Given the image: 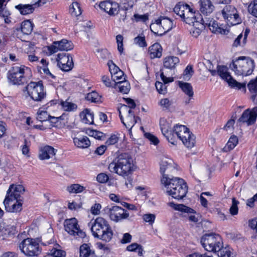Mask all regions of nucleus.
<instances>
[{"label":"nucleus","mask_w":257,"mask_h":257,"mask_svg":"<svg viewBox=\"0 0 257 257\" xmlns=\"http://www.w3.org/2000/svg\"><path fill=\"white\" fill-rule=\"evenodd\" d=\"M163 189L166 193L175 199L180 200L186 196L188 192V186L185 181L179 177L167 178L161 180Z\"/></svg>","instance_id":"obj_1"},{"label":"nucleus","mask_w":257,"mask_h":257,"mask_svg":"<svg viewBox=\"0 0 257 257\" xmlns=\"http://www.w3.org/2000/svg\"><path fill=\"white\" fill-rule=\"evenodd\" d=\"M108 169L119 176L128 177L134 170L133 159L128 154L122 153L109 164Z\"/></svg>","instance_id":"obj_2"},{"label":"nucleus","mask_w":257,"mask_h":257,"mask_svg":"<svg viewBox=\"0 0 257 257\" xmlns=\"http://www.w3.org/2000/svg\"><path fill=\"white\" fill-rule=\"evenodd\" d=\"M25 191L24 187L21 185H11L7 191V196L4 201L6 210L10 212H17L21 211V194Z\"/></svg>","instance_id":"obj_3"},{"label":"nucleus","mask_w":257,"mask_h":257,"mask_svg":"<svg viewBox=\"0 0 257 257\" xmlns=\"http://www.w3.org/2000/svg\"><path fill=\"white\" fill-rule=\"evenodd\" d=\"M175 135L187 148H192L194 146L196 143L195 136L185 125L176 124L172 131L170 132V135L166 136L168 142L174 145L177 143Z\"/></svg>","instance_id":"obj_4"},{"label":"nucleus","mask_w":257,"mask_h":257,"mask_svg":"<svg viewBox=\"0 0 257 257\" xmlns=\"http://www.w3.org/2000/svg\"><path fill=\"white\" fill-rule=\"evenodd\" d=\"M230 67L236 75L247 76L253 72L254 63L251 59L241 56L233 60Z\"/></svg>","instance_id":"obj_5"},{"label":"nucleus","mask_w":257,"mask_h":257,"mask_svg":"<svg viewBox=\"0 0 257 257\" xmlns=\"http://www.w3.org/2000/svg\"><path fill=\"white\" fill-rule=\"evenodd\" d=\"M31 75V69L24 65L14 66L9 71L8 79L14 85H21L27 82Z\"/></svg>","instance_id":"obj_6"},{"label":"nucleus","mask_w":257,"mask_h":257,"mask_svg":"<svg viewBox=\"0 0 257 257\" xmlns=\"http://www.w3.org/2000/svg\"><path fill=\"white\" fill-rule=\"evenodd\" d=\"M174 12L186 24L191 25L196 20L198 14L186 4L179 3L174 8Z\"/></svg>","instance_id":"obj_7"},{"label":"nucleus","mask_w":257,"mask_h":257,"mask_svg":"<svg viewBox=\"0 0 257 257\" xmlns=\"http://www.w3.org/2000/svg\"><path fill=\"white\" fill-rule=\"evenodd\" d=\"M201 243L205 250L215 252L222 247L221 237L216 234H205L201 239Z\"/></svg>","instance_id":"obj_8"},{"label":"nucleus","mask_w":257,"mask_h":257,"mask_svg":"<svg viewBox=\"0 0 257 257\" xmlns=\"http://www.w3.org/2000/svg\"><path fill=\"white\" fill-rule=\"evenodd\" d=\"M21 252L27 256H37L40 253L39 243L35 239L27 238L19 244Z\"/></svg>","instance_id":"obj_9"},{"label":"nucleus","mask_w":257,"mask_h":257,"mask_svg":"<svg viewBox=\"0 0 257 257\" xmlns=\"http://www.w3.org/2000/svg\"><path fill=\"white\" fill-rule=\"evenodd\" d=\"M26 88L29 95L35 101H41L45 96L44 86L41 81L31 82Z\"/></svg>","instance_id":"obj_10"},{"label":"nucleus","mask_w":257,"mask_h":257,"mask_svg":"<svg viewBox=\"0 0 257 257\" xmlns=\"http://www.w3.org/2000/svg\"><path fill=\"white\" fill-rule=\"evenodd\" d=\"M64 226L65 231L76 238H84L86 235L85 233L80 229L77 220L75 218L66 219Z\"/></svg>","instance_id":"obj_11"},{"label":"nucleus","mask_w":257,"mask_h":257,"mask_svg":"<svg viewBox=\"0 0 257 257\" xmlns=\"http://www.w3.org/2000/svg\"><path fill=\"white\" fill-rule=\"evenodd\" d=\"M160 173L162 175V178L166 177L167 178H171L172 175L175 174L177 170L176 165L173 161L169 158L164 157L161 159L160 164Z\"/></svg>","instance_id":"obj_12"},{"label":"nucleus","mask_w":257,"mask_h":257,"mask_svg":"<svg viewBox=\"0 0 257 257\" xmlns=\"http://www.w3.org/2000/svg\"><path fill=\"white\" fill-rule=\"evenodd\" d=\"M118 111L120 119L126 127H132L136 123L134 112L126 105H122L118 109Z\"/></svg>","instance_id":"obj_13"},{"label":"nucleus","mask_w":257,"mask_h":257,"mask_svg":"<svg viewBox=\"0 0 257 257\" xmlns=\"http://www.w3.org/2000/svg\"><path fill=\"white\" fill-rule=\"evenodd\" d=\"M221 13L223 18L227 20L228 25H236L241 22L237 10L232 6H226L222 10Z\"/></svg>","instance_id":"obj_14"},{"label":"nucleus","mask_w":257,"mask_h":257,"mask_svg":"<svg viewBox=\"0 0 257 257\" xmlns=\"http://www.w3.org/2000/svg\"><path fill=\"white\" fill-rule=\"evenodd\" d=\"M104 211L109 215L111 220L116 222L129 216V213L126 210L118 206L107 207L104 209Z\"/></svg>","instance_id":"obj_15"},{"label":"nucleus","mask_w":257,"mask_h":257,"mask_svg":"<svg viewBox=\"0 0 257 257\" xmlns=\"http://www.w3.org/2000/svg\"><path fill=\"white\" fill-rule=\"evenodd\" d=\"M217 73L221 79L227 82L228 85L231 87H237L240 89L245 86V84L238 83L232 78L228 72V69L226 66H218L217 67Z\"/></svg>","instance_id":"obj_16"},{"label":"nucleus","mask_w":257,"mask_h":257,"mask_svg":"<svg viewBox=\"0 0 257 257\" xmlns=\"http://www.w3.org/2000/svg\"><path fill=\"white\" fill-rule=\"evenodd\" d=\"M58 65L64 71L71 70L73 66L72 57L69 54L60 53L57 55Z\"/></svg>","instance_id":"obj_17"},{"label":"nucleus","mask_w":257,"mask_h":257,"mask_svg":"<svg viewBox=\"0 0 257 257\" xmlns=\"http://www.w3.org/2000/svg\"><path fill=\"white\" fill-rule=\"evenodd\" d=\"M91 224V231L94 237L97 234H100L101 231L109 225L108 221L102 217H97L93 221L89 223Z\"/></svg>","instance_id":"obj_18"},{"label":"nucleus","mask_w":257,"mask_h":257,"mask_svg":"<svg viewBox=\"0 0 257 257\" xmlns=\"http://www.w3.org/2000/svg\"><path fill=\"white\" fill-rule=\"evenodd\" d=\"M257 117V107H254L251 109H247L243 111L238 121L247 125L253 124Z\"/></svg>","instance_id":"obj_19"},{"label":"nucleus","mask_w":257,"mask_h":257,"mask_svg":"<svg viewBox=\"0 0 257 257\" xmlns=\"http://www.w3.org/2000/svg\"><path fill=\"white\" fill-rule=\"evenodd\" d=\"M73 45L71 41L66 39H62L59 41H55L52 45L49 47V50L51 53H54L58 51H68L73 49Z\"/></svg>","instance_id":"obj_20"},{"label":"nucleus","mask_w":257,"mask_h":257,"mask_svg":"<svg viewBox=\"0 0 257 257\" xmlns=\"http://www.w3.org/2000/svg\"><path fill=\"white\" fill-rule=\"evenodd\" d=\"M99 7L101 9L111 16L117 14L119 9L118 3L110 1L101 2L99 4Z\"/></svg>","instance_id":"obj_21"},{"label":"nucleus","mask_w":257,"mask_h":257,"mask_svg":"<svg viewBox=\"0 0 257 257\" xmlns=\"http://www.w3.org/2000/svg\"><path fill=\"white\" fill-rule=\"evenodd\" d=\"M33 28V24L27 20L22 22L20 27L16 29L15 33L18 38L22 39V35H28L31 33Z\"/></svg>","instance_id":"obj_22"},{"label":"nucleus","mask_w":257,"mask_h":257,"mask_svg":"<svg viewBox=\"0 0 257 257\" xmlns=\"http://www.w3.org/2000/svg\"><path fill=\"white\" fill-rule=\"evenodd\" d=\"M56 154V150L52 147L46 146L40 149L39 158L41 160L49 159L54 157Z\"/></svg>","instance_id":"obj_23"},{"label":"nucleus","mask_w":257,"mask_h":257,"mask_svg":"<svg viewBox=\"0 0 257 257\" xmlns=\"http://www.w3.org/2000/svg\"><path fill=\"white\" fill-rule=\"evenodd\" d=\"M160 76L164 84L160 82H157L155 84L156 87L159 93L165 94L167 91L165 84L173 81L174 79L172 77H167L165 76L164 74V72H161Z\"/></svg>","instance_id":"obj_24"},{"label":"nucleus","mask_w":257,"mask_h":257,"mask_svg":"<svg viewBox=\"0 0 257 257\" xmlns=\"http://www.w3.org/2000/svg\"><path fill=\"white\" fill-rule=\"evenodd\" d=\"M112 236L113 231L109 225L101 231L100 234H97L94 237L105 242H109L111 240Z\"/></svg>","instance_id":"obj_25"},{"label":"nucleus","mask_w":257,"mask_h":257,"mask_svg":"<svg viewBox=\"0 0 257 257\" xmlns=\"http://www.w3.org/2000/svg\"><path fill=\"white\" fill-rule=\"evenodd\" d=\"M200 11L204 15L207 16L211 14L214 9L210 0H200Z\"/></svg>","instance_id":"obj_26"},{"label":"nucleus","mask_w":257,"mask_h":257,"mask_svg":"<svg viewBox=\"0 0 257 257\" xmlns=\"http://www.w3.org/2000/svg\"><path fill=\"white\" fill-rule=\"evenodd\" d=\"M95 254L94 251L91 248L88 243H83L79 247V257H92Z\"/></svg>","instance_id":"obj_27"},{"label":"nucleus","mask_w":257,"mask_h":257,"mask_svg":"<svg viewBox=\"0 0 257 257\" xmlns=\"http://www.w3.org/2000/svg\"><path fill=\"white\" fill-rule=\"evenodd\" d=\"M149 52L151 59L160 58L162 55V48L159 43H155L149 48Z\"/></svg>","instance_id":"obj_28"},{"label":"nucleus","mask_w":257,"mask_h":257,"mask_svg":"<svg viewBox=\"0 0 257 257\" xmlns=\"http://www.w3.org/2000/svg\"><path fill=\"white\" fill-rule=\"evenodd\" d=\"M14 231L13 226L7 224L5 222L0 223V237H2L3 239L13 234Z\"/></svg>","instance_id":"obj_29"},{"label":"nucleus","mask_w":257,"mask_h":257,"mask_svg":"<svg viewBox=\"0 0 257 257\" xmlns=\"http://www.w3.org/2000/svg\"><path fill=\"white\" fill-rule=\"evenodd\" d=\"M158 23L162 25V28L165 33L169 32L173 28V21L168 17L161 16L158 19Z\"/></svg>","instance_id":"obj_30"},{"label":"nucleus","mask_w":257,"mask_h":257,"mask_svg":"<svg viewBox=\"0 0 257 257\" xmlns=\"http://www.w3.org/2000/svg\"><path fill=\"white\" fill-rule=\"evenodd\" d=\"M208 28L214 33L226 34L227 31L218 25L217 22L215 21H210L209 23H205Z\"/></svg>","instance_id":"obj_31"},{"label":"nucleus","mask_w":257,"mask_h":257,"mask_svg":"<svg viewBox=\"0 0 257 257\" xmlns=\"http://www.w3.org/2000/svg\"><path fill=\"white\" fill-rule=\"evenodd\" d=\"M179 59L177 57L170 56L166 57L164 60V66L166 68L173 69L179 63Z\"/></svg>","instance_id":"obj_32"},{"label":"nucleus","mask_w":257,"mask_h":257,"mask_svg":"<svg viewBox=\"0 0 257 257\" xmlns=\"http://www.w3.org/2000/svg\"><path fill=\"white\" fill-rule=\"evenodd\" d=\"M168 205L175 210L181 211L182 212L188 213H195V211L192 208L184 205L182 204H177L173 202H169Z\"/></svg>","instance_id":"obj_33"},{"label":"nucleus","mask_w":257,"mask_h":257,"mask_svg":"<svg viewBox=\"0 0 257 257\" xmlns=\"http://www.w3.org/2000/svg\"><path fill=\"white\" fill-rule=\"evenodd\" d=\"M73 142L75 145L80 148H87L90 145V141L87 137L74 138Z\"/></svg>","instance_id":"obj_34"},{"label":"nucleus","mask_w":257,"mask_h":257,"mask_svg":"<svg viewBox=\"0 0 257 257\" xmlns=\"http://www.w3.org/2000/svg\"><path fill=\"white\" fill-rule=\"evenodd\" d=\"M80 116L83 122L92 124L93 122V114L89 110L86 109L81 112Z\"/></svg>","instance_id":"obj_35"},{"label":"nucleus","mask_w":257,"mask_h":257,"mask_svg":"<svg viewBox=\"0 0 257 257\" xmlns=\"http://www.w3.org/2000/svg\"><path fill=\"white\" fill-rule=\"evenodd\" d=\"M115 87L118 88L119 92L126 94L130 91V85L128 81L123 80L116 82Z\"/></svg>","instance_id":"obj_36"},{"label":"nucleus","mask_w":257,"mask_h":257,"mask_svg":"<svg viewBox=\"0 0 257 257\" xmlns=\"http://www.w3.org/2000/svg\"><path fill=\"white\" fill-rule=\"evenodd\" d=\"M22 15H26L31 14L33 12L34 8L32 5L20 4L15 7Z\"/></svg>","instance_id":"obj_37"},{"label":"nucleus","mask_w":257,"mask_h":257,"mask_svg":"<svg viewBox=\"0 0 257 257\" xmlns=\"http://www.w3.org/2000/svg\"><path fill=\"white\" fill-rule=\"evenodd\" d=\"M158 22V19H157L154 23H152L150 25V29L155 35L162 36L165 33L162 28V25H160Z\"/></svg>","instance_id":"obj_38"},{"label":"nucleus","mask_w":257,"mask_h":257,"mask_svg":"<svg viewBox=\"0 0 257 257\" xmlns=\"http://www.w3.org/2000/svg\"><path fill=\"white\" fill-rule=\"evenodd\" d=\"M179 87L188 97H193L194 92L191 85L187 82H179Z\"/></svg>","instance_id":"obj_39"},{"label":"nucleus","mask_w":257,"mask_h":257,"mask_svg":"<svg viewBox=\"0 0 257 257\" xmlns=\"http://www.w3.org/2000/svg\"><path fill=\"white\" fill-rule=\"evenodd\" d=\"M160 125L162 134L166 137V136L169 135L171 130L170 123L167 122L164 118H161L160 120Z\"/></svg>","instance_id":"obj_40"},{"label":"nucleus","mask_w":257,"mask_h":257,"mask_svg":"<svg viewBox=\"0 0 257 257\" xmlns=\"http://www.w3.org/2000/svg\"><path fill=\"white\" fill-rule=\"evenodd\" d=\"M85 187L78 184H73L68 186L66 190L70 193H79L83 192Z\"/></svg>","instance_id":"obj_41"},{"label":"nucleus","mask_w":257,"mask_h":257,"mask_svg":"<svg viewBox=\"0 0 257 257\" xmlns=\"http://www.w3.org/2000/svg\"><path fill=\"white\" fill-rule=\"evenodd\" d=\"M70 13L74 17H77L82 13L80 5L77 2H73L70 7Z\"/></svg>","instance_id":"obj_42"},{"label":"nucleus","mask_w":257,"mask_h":257,"mask_svg":"<svg viewBox=\"0 0 257 257\" xmlns=\"http://www.w3.org/2000/svg\"><path fill=\"white\" fill-rule=\"evenodd\" d=\"M126 250L129 251H137L138 255L142 256L143 253V248L142 245L137 243H133L126 247Z\"/></svg>","instance_id":"obj_43"},{"label":"nucleus","mask_w":257,"mask_h":257,"mask_svg":"<svg viewBox=\"0 0 257 257\" xmlns=\"http://www.w3.org/2000/svg\"><path fill=\"white\" fill-rule=\"evenodd\" d=\"M238 143V138L235 136H231L225 147L224 148L225 151H228L233 149Z\"/></svg>","instance_id":"obj_44"},{"label":"nucleus","mask_w":257,"mask_h":257,"mask_svg":"<svg viewBox=\"0 0 257 257\" xmlns=\"http://www.w3.org/2000/svg\"><path fill=\"white\" fill-rule=\"evenodd\" d=\"M85 99L92 102L96 103L101 102V96L95 91H93L90 93H87L85 96Z\"/></svg>","instance_id":"obj_45"},{"label":"nucleus","mask_w":257,"mask_h":257,"mask_svg":"<svg viewBox=\"0 0 257 257\" xmlns=\"http://www.w3.org/2000/svg\"><path fill=\"white\" fill-rule=\"evenodd\" d=\"M86 134L89 136L98 140L102 139L104 137L103 133L91 129H87L86 130Z\"/></svg>","instance_id":"obj_46"},{"label":"nucleus","mask_w":257,"mask_h":257,"mask_svg":"<svg viewBox=\"0 0 257 257\" xmlns=\"http://www.w3.org/2000/svg\"><path fill=\"white\" fill-rule=\"evenodd\" d=\"M218 257H230L231 251L229 248L223 247L220 248L216 250Z\"/></svg>","instance_id":"obj_47"},{"label":"nucleus","mask_w":257,"mask_h":257,"mask_svg":"<svg viewBox=\"0 0 257 257\" xmlns=\"http://www.w3.org/2000/svg\"><path fill=\"white\" fill-rule=\"evenodd\" d=\"M49 254L54 257H64L66 255L64 251L55 247L50 249Z\"/></svg>","instance_id":"obj_48"},{"label":"nucleus","mask_w":257,"mask_h":257,"mask_svg":"<svg viewBox=\"0 0 257 257\" xmlns=\"http://www.w3.org/2000/svg\"><path fill=\"white\" fill-rule=\"evenodd\" d=\"M37 114V118L40 121H46L51 118V116L48 114L46 111L39 110Z\"/></svg>","instance_id":"obj_49"},{"label":"nucleus","mask_w":257,"mask_h":257,"mask_svg":"<svg viewBox=\"0 0 257 257\" xmlns=\"http://www.w3.org/2000/svg\"><path fill=\"white\" fill-rule=\"evenodd\" d=\"M239 202L235 198H232V204L229 209L230 213L232 215H236L238 213V208L237 207Z\"/></svg>","instance_id":"obj_50"},{"label":"nucleus","mask_w":257,"mask_h":257,"mask_svg":"<svg viewBox=\"0 0 257 257\" xmlns=\"http://www.w3.org/2000/svg\"><path fill=\"white\" fill-rule=\"evenodd\" d=\"M61 104L65 111H71L76 107V105L75 104L67 101H61Z\"/></svg>","instance_id":"obj_51"},{"label":"nucleus","mask_w":257,"mask_h":257,"mask_svg":"<svg viewBox=\"0 0 257 257\" xmlns=\"http://www.w3.org/2000/svg\"><path fill=\"white\" fill-rule=\"evenodd\" d=\"M134 43L140 47H144L147 46L144 36H138L134 39Z\"/></svg>","instance_id":"obj_52"},{"label":"nucleus","mask_w":257,"mask_h":257,"mask_svg":"<svg viewBox=\"0 0 257 257\" xmlns=\"http://www.w3.org/2000/svg\"><path fill=\"white\" fill-rule=\"evenodd\" d=\"M248 11L252 16L257 17V0H254L250 4L248 8Z\"/></svg>","instance_id":"obj_53"},{"label":"nucleus","mask_w":257,"mask_h":257,"mask_svg":"<svg viewBox=\"0 0 257 257\" xmlns=\"http://www.w3.org/2000/svg\"><path fill=\"white\" fill-rule=\"evenodd\" d=\"M119 139V137L118 134H112L107 140L105 144L108 146L115 145L118 142Z\"/></svg>","instance_id":"obj_54"},{"label":"nucleus","mask_w":257,"mask_h":257,"mask_svg":"<svg viewBox=\"0 0 257 257\" xmlns=\"http://www.w3.org/2000/svg\"><path fill=\"white\" fill-rule=\"evenodd\" d=\"M234 122L235 121L233 119L228 120L222 129L228 133H232L234 128Z\"/></svg>","instance_id":"obj_55"},{"label":"nucleus","mask_w":257,"mask_h":257,"mask_svg":"<svg viewBox=\"0 0 257 257\" xmlns=\"http://www.w3.org/2000/svg\"><path fill=\"white\" fill-rule=\"evenodd\" d=\"M194 71L192 66L188 65L183 72V77L185 80H189L192 75Z\"/></svg>","instance_id":"obj_56"},{"label":"nucleus","mask_w":257,"mask_h":257,"mask_svg":"<svg viewBox=\"0 0 257 257\" xmlns=\"http://www.w3.org/2000/svg\"><path fill=\"white\" fill-rule=\"evenodd\" d=\"M247 86L251 93H256L257 92V76L255 79L250 81Z\"/></svg>","instance_id":"obj_57"},{"label":"nucleus","mask_w":257,"mask_h":257,"mask_svg":"<svg viewBox=\"0 0 257 257\" xmlns=\"http://www.w3.org/2000/svg\"><path fill=\"white\" fill-rule=\"evenodd\" d=\"M124 73L121 70L118 71L115 74L111 75L112 79L116 83V82L125 80L123 77Z\"/></svg>","instance_id":"obj_58"},{"label":"nucleus","mask_w":257,"mask_h":257,"mask_svg":"<svg viewBox=\"0 0 257 257\" xmlns=\"http://www.w3.org/2000/svg\"><path fill=\"white\" fill-rule=\"evenodd\" d=\"M116 42L117 43V49L121 54L123 52V38L122 35H118L116 37Z\"/></svg>","instance_id":"obj_59"},{"label":"nucleus","mask_w":257,"mask_h":257,"mask_svg":"<svg viewBox=\"0 0 257 257\" xmlns=\"http://www.w3.org/2000/svg\"><path fill=\"white\" fill-rule=\"evenodd\" d=\"M155 218V215L151 213L145 214L143 216L144 220L147 222H149L150 224H152L154 222Z\"/></svg>","instance_id":"obj_60"},{"label":"nucleus","mask_w":257,"mask_h":257,"mask_svg":"<svg viewBox=\"0 0 257 257\" xmlns=\"http://www.w3.org/2000/svg\"><path fill=\"white\" fill-rule=\"evenodd\" d=\"M159 104L164 109H167L171 105L172 102L168 98H163L160 100Z\"/></svg>","instance_id":"obj_61"},{"label":"nucleus","mask_w":257,"mask_h":257,"mask_svg":"<svg viewBox=\"0 0 257 257\" xmlns=\"http://www.w3.org/2000/svg\"><path fill=\"white\" fill-rule=\"evenodd\" d=\"M108 65L111 75L120 70L112 61H109L108 62Z\"/></svg>","instance_id":"obj_62"},{"label":"nucleus","mask_w":257,"mask_h":257,"mask_svg":"<svg viewBox=\"0 0 257 257\" xmlns=\"http://www.w3.org/2000/svg\"><path fill=\"white\" fill-rule=\"evenodd\" d=\"M200 26L201 27L199 29L193 27L192 30L191 34L194 37L197 38L200 35L202 31L204 29V26L203 25H200Z\"/></svg>","instance_id":"obj_63"},{"label":"nucleus","mask_w":257,"mask_h":257,"mask_svg":"<svg viewBox=\"0 0 257 257\" xmlns=\"http://www.w3.org/2000/svg\"><path fill=\"white\" fill-rule=\"evenodd\" d=\"M144 136L154 145H157L159 143V140L158 138L151 134L147 133L145 134Z\"/></svg>","instance_id":"obj_64"}]
</instances>
